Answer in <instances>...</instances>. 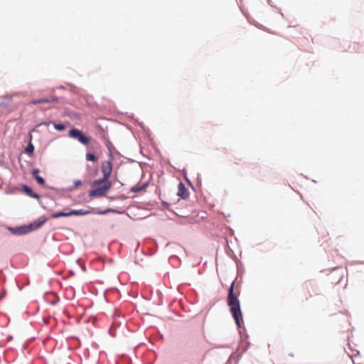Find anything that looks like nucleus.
Returning <instances> with one entry per match:
<instances>
[{
  "instance_id": "obj_1",
  "label": "nucleus",
  "mask_w": 364,
  "mask_h": 364,
  "mask_svg": "<svg viewBox=\"0 0 364 364\" xmlns=\"http://www.w3.org/2000/svg\"><path fill=\"white\" fill-rule=\"evenodd\" d=\"M235 284V282L233 281L228 289L227 304L230 307V313L233 316L237 326L239 328H242L244 325V323L242 311L240 309V301L238 299L240 291H234Z\"/></svg>"
},
{
  "instance_id": "obj_2",
  "label": "nucleus",
  "mask_w": 364,
  "mask_h": 364,
  "mask_svg": "<svg viewBox=\"0 0 364 364\" xmlns=\"http://www.w3.org/2000/svg\"><path fill=\"white\" fill-rule=\"evenodd\" d=\"M68 136L71 138L78 140L82 144L87 145L90 143V139L83 135L77 129H72L68 132Z\"/></svg>"
},
{
  "instance_id": "obj_3",
  "label": "nucleus",
  "mask_w": 364,
  "mask_h": 364,
  "mask_svg": "<svg viewBox=\"0 0 364 364\" xmlns=\"http://www.w3.org/2000/svg\"><path fill=\"white\" fill-rule=\"evenodd\" d=\"M47 219L45 217H41L36 220L33 221L32 223L29 225L28 227L21 228V233H26L29 231L36 230L41 227L46 222Z\"/></svg>"
},
{
  "instance_id": "obj_4",
  "label": "nucleus",
  "mask_w": 364,
  "mask_h": 364,
  "mask_svg": "<svg viewBox=\"0 0 364 364\" xmlns=\"http://www.w3.org/2000/svg\"><path fill=\"white\" fill-rule=\"evenodd\" d=\"M111 188V182L108 181L103 186L96 188L92 191H90L89 196L90 197L96 196V197H100L104 196L107 191Z\"/></svg>"
},
{
  "instance_id": "obj_5",
  "label": "nucleus",
  "mask_w": 364,
  "mask_h": 364,
  "mask_svg": "<svg viewBox=\"0 0 364 364\" xmlns=\"http://www.w3.org/2000/svg\"><path fill=\"white\" fill-rule=\"evenodd\" d=\"M112 171V163L110 161H105L102 163L101 172L103 174V180H108Z\"/></svg>"
},
{
  "instance_id": "obj_6",
  "label": "nucleus",
  "mask_w": 364,
  "mask_h": 364,
  "mask_svg": "<svg viewBox=\"0 0 364 364\" xmlns=\"http://www.w3.org/2000/svg\"><path fill=\"white\" fill-rule=\"evenodd\" d=\"M178 196L183 199H186L188 197V192L183 183H179L178 186Z\"/></svg>"
},
{
  "instance_id": "obj_7",
  "label": "nucleus",
  "mask_w": 364,
  "mask_h": 364,
  "mask_svg": "<svg viewBox=\"0 0 364 364\" xmlns=\"http://www.w3.org/2000/svg\"><path fill=\"white\" fill-rule=\"evenodd\" d=\"M52 102H57V98L54 96L50 97V98H41L39 100H33L31 101L30 104L37 105V104H43V103H50Z\"/></svg>"
},
{
  "instance_id": "obj_8",
  "label": "nucleus",
  "mask_w": 364,
  "mask_h": 364,
  "mask_svg": "<svg viewBox=\"0 0 364 364\" xmlns=\"http://www.w3.org/2000/svg\"><path fill=\"white\" fill-rule=\"evenodd\" d=\"M23 190L24 191V193L28 195V196L33 198H36L38 200H41V196L34 193L32 190V188H31L30 187L27 186H23Z\"/></svg>"
},
{
  "instance_id": "obj_9",
  "label": "nucleus",
  "mask_w": 364,
  "mask_h": 364,
  "mask_svg": "<svg viewBox=\"0 0 364 364\" xmlns=\"http://www.w3.org/2000/svg\"><path fill=\"white\" fill-rule=\"evenodd\" d=\"M91 212L87 210L80 209V210H73L70 211V216L71 215H88Z\"/></svg>"
},
{
  "instance_id": "obj_10",
  "label": "nucleus",
  "mask_w": 364,
  "mask_h": 364,
  "mask_svg": "<svg viewBox=\"0 0 364 364\" xmlns=\"http://www.w3.org/2000/svg\"><path fill=\"white\" fill-rule=\"evenodd\" d=\"M70 216V212H58L51 215L52 218Z\"/></svg>"
},
{
  "instance_id": "obj_11",
  "label": "nucleus",
  "mask_w": 364,
  "mask_h": 364,
  "mask_svg": "<svg viewBox=\"0 0 364 364\" xmlns=\"http://www.w3.org/2000/svg\"><path fill=\"white\" fill-rule=\"evenodd\" d=\"M85 158L87 161L93 162L97 160V158L93 154L91 153H87L85 155Z\"/></svg>"
},
{
  "instance_id": "obj_12",
  "label": "nucleus",
  "mask_w": 364,
  "mask_h": 364,
  "mask_svg": "<svg viewBox=\"0 0 364 364\" xmlns=\"http://www.w3.org/2000/svg\"><path fill=\"white\" fill-rule=\"evenodd\" d=\"M54 128L58 131H63L65 129V126L63 124L53 123Z\"/></svg>"
},
{
  "instance_id": "obj_13",
  "label": "nucleus",
  "mask_w": 364,
  "mask_h": 364,
  "mask_svg": "<svg viewBox=\"0 0 364 364\" xmlns=\"http://www.w3.org/2000/svg\"><path fill=\"white\" fill-rule=\"evenodd\" d=\"M34 151V146L33 145L30 143L26 148L25 151L27 154H32Z\"/></svg>"
},
{
  "instance_id": "obj_14",
  "label": "nucleus",
  "mask_w": 364,
  "mask_h": 364,
  "mask_svg": "<svg viewBox=\"0 0 364 364\" xmlns=\"http://www.w3.org/2000/svg\"><path fill=\"white\" fill-rule=\"evenodd\" d=\"M35 179L36 180V181L38 182V184H40L41 186L45 185V180L43 179V177L40 176L39 175H36V177L35 178Z\"/></svg>"
},
{
  "instance_id": "obj_15",
  "label": "nucleus",
  "mask_w": 364,
  "mask_h": 364,
  "mask_svg": "<svg viewBox=\"0 0 364 364\" xmlns=\"http://www.w3.org/2000/svg\"><path fill=\"white\" fill-rule=\"evenodd\" d=\"M103 182H108L107 180H103V178H101V179H98V180H96L93 183H92V186H95L96 185H98V184H100Z\"/></svg>"
},
{
  "instance_id": "obj_16",
  "label": "nucleus",
  "mask_w": 364,
  "mask_h": 364,
  "mask_svg": "<svg viewBox=\"0 0 364 364\" xmlns=\"http://www.w3.org/2000/svg\"><path fill=\"white\" fill-rule=\"evenodd\" d=\"M38 173H39V170H38V168H35V169H33V171H32V175H33V176L34 178H36V175H38Z\"/></svg>"
},
{
  "instance_id": "obj_17",
  "label": "nucleus",
  "mask_w": 364,
  "mask_h": 364,
  "mask_svg": "<svg viewBox=\"0 0 364 364\" xmlns=\"http://www.w3.org/2000/svg\"><path fill=\"white\" fill-rule=\"evenodd\" d=\"M74 185H75V187L76 188V187H77V186H79L82 185V182H81V181H80V180H77V181H75L74 182Z\"/></svg>"
},
{
  "instance_id": "obj_18",
  "label": "nucleus",
  "mask_w": 364,
  "mask_h": 364,
  "mask_svg": "<svg viewBox=\"0 0 364 364\" xmlns=\"http://www.w3.org/2000/svg\"><path fill=\"white\" fill-rule=\"evenodd\" d=\"M142 189H143L142 187H140V188L139 187H133L132 190L134 192H137V191H141Z\"/></svg>"
},
{
  "instance_id": "obj_19",
  "label": "nucleus",
  "mask_w": 364,
  "mask_h": 364,
  "mask_svg": "<svg viewBox=\"0 0 364 364\" xmlns=\"http://www.w3.org/2000/svg\"><path fill=\"white\" fill-rule=\"evenodd\" d=\"M107 212H108V210H105V211L101 212L100 213H101V214H105V213H107Z\"/></svg>"
}]
</instances>
